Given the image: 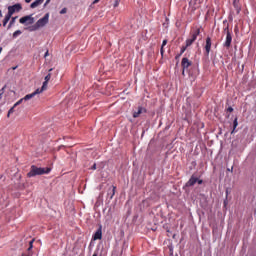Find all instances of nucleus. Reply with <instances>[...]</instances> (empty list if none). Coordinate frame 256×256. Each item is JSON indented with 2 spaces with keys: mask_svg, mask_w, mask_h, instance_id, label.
I'll list each match as a JSON object with an SVG mask.
<instances>
[{
  "mask_svg": "<svg viewBox=\"0 0 256 256\" xmlns=\"http://www.w3.org/2000/svg\"><path fill=\"white\" fill-rule=\"evenodd\" d=\"M22 31L21 30H16L13 34L12 37L13 39H17V37H19V35H22Z\"/></svg>",
  "mask_w": 256,
  "mask_h": 256,
  "instance_id": "bb28decb",
  "label": "nucleus"
},
{
  "mask_svg": "<svg viewBox=\"0 0 256 256\" xmlns=\"http://www.w3.org/2000/svg\"><path fill=\"white\" fill-rule=\"evenodd\" d=\"M99 1H101V0H94V1L92 2V5H97V3H99Z\"/></svg>",
  "mask_w": 256,
  "mask_h": 256,
  "instance_id": "de8ad7c7",
  "label": "nucleus"
},
{
  "mask_svg": "<svg viewBox=\"0 0 256 256\" xmlns=\"http://www.w3.org/2000/svg\"><path fill=\"white\" fill-rule=\"evenodd\" d=\"M43 1L45 0H35L30 4V9H35L36 7H39V5H42Z\"/></svg>",
  "mask_w": 256,
  "mask_h": 256,
  "instance_id": "6ab92c4d",
  "label": "nucleus"
},
{
  "mask_svg": "<svg viewBox=\"0 0 256 256\" xmlns=\"http://www.w3.org/2000/svg\"><path fill=\"white\" fill-rule=\"evenodd\" d=\"M33 243H35V239H32L29 242V247H28L27 251L30 252V253H31V251H33Z\"/></svg>",
  "mask_w": 256,
  "mask_h": 256,
  "instance_id": "c85d7f7f",
  "label": "nucleus"
},
{
  "mask_svg": "<svg viewBox=\"0 0 256 256\" xmlns=\"http://www.w3.org/2000/svg\"><path fill=\"white\" fill-rule=\"evenodd\" d=\"M189 77H192L193 79L197 78L199 75V64L192 65L188 70H186Z\"/></svg>",
  "mask_w": 256,
  "mask_h": 256,
  "instance_id": "6e6552de",
  "label": "nucleus"
},
{
  "mask_svg": "<svg viewBox=\"0 0 256 256\" xmlns=\"http://www.w3.org/2000/svg\"><path fill=\"white\" fill-rule=\"evenodd\" d=\"M49 23V13H46L43 18H40L34 25L28 26L27 31L33 32L45 27Z\"/></svg>",
  "mask_w": 256,
  "mask_h": 256,
  "instance_id": "f03ea898",
  "label": "nucleus"
},
{
  "mask_svg": "<svg viewBox=\"0 0 256 256\" xmlns=\"http://www.w3.org/2000/svg\"><path fill=\"white\" fill-rule=\"evenodd\" d=\"M6 88H7V85H4V86H3V88L1 89V91H2V92H1V93H2V95H3V93H5V89H6Z\"/></svg>",
  "mask_w": 256,
  "mask_h": 256,
  "instance_id": "a18cd8bd",
  "label": "nucleus"
},
{
  "mask_svg": "<svg viewBox=\"0 0 256 256\" xmlns=\"http://www.w3.org/2000/svg\"><path fill=\"white\" fill-rule=\"evenodd\" d=\"M51 71H53V68H50V69L48 70L49 73H51Z\"/></svg>",
  "mask_w": 256,
  "mask_h": 256,
  "instance_id": "e2e57ef3",
  "label": "nucleus"
},
{
  "mask_svg": "<svg viewBox=\"0 0 256 256\" xmlns=\"http://www.w3.org/2000/svg\"><path fill=\"white\" fill-rule=\"evenodd\" d=\"M23 101H25L23 98H21L20 100H18L15 104L14 107H19V105H21V103H23Z\"/></svg>",
  "mask_w": 256,
  "mask_h": 256,
  "instance_id": "f704fd0d",
  "label": "nucleus"
},
{
  "mask_svg": "<svg viewBox=\"0 0 256 256\" xmlns=\"http://www.w3.org/2000/svg\"><path fill=\"white\" fill-rule=\"evenodd\" d=\"M237 127H239V118L237 116H235V118L233 119L232 122V130H231V135H235V133H237V131H239V129H237Z\"/></svg>",
  "mask_w": 256,
  "mask_h": 256,
  "instance_id": "9b49d317",
  "label": "nucleus"
},
{
  "mask_svg": "<svg viewBox=\"0 0 256 256\" xmlns=\"http://www.w3.org/2000/svg\"><path fill=\"white\" fill-rule=\"evenodd\" d=\"M47 57H49V50H47L44 54V59H47Z\"/></svg>",
  "mask_w": 256,
  "mask_h": 256,
  "instance_id": "c03bdc74",
  "label": "nucleus"
},
{
  "mask_svg": "<svg viewBox=\"0 0 256 256\" xmlns=\"http://www.w3.org/2000/svg\"><path fill=\"white\" fill-rule=\"evenodd\" d=\"M47 85H49V82L45 81L42 84L41 88H37L36 91H39V94L43 93V91L47 90Z\"/></svg>",
  "mask_w": 256,
  "mask_h": 256,
  "instance_id": "4be33fe9",
  "label": "nucleus"
},
{
  "mask_svg": "<svg viewBox=\"0 0 256 256\" xmlns=\"http://www.w3.org/2000/svg\"><path fill=\"white\" fill-rule=\"evenodd\" d=\"M191 165H192L193 167H197V162H196V161H192V162H191Z\"/></svg>",
  "mask_w": 256,
  "mask_h": 256,
  "instance_id": "49530a36",
  "label": "nucleus"
},
{
  "mask_svg": "<svg viewBox=\"0 0 256 256\" xmlns=\"http://www.w3.org/2000/svg\"><path fill=\"white\" fill-rule=\"evenodd\" d=\"M131 215V208H129L126 212V216L129 217Z\"/></svg>",
  "mask_w": 256,
  "mask_h": 256,
  "instance_id": "37998d69",
  "label": "nucleus"
},
{
  "mask_svg": "<svg viewBox=\"0 0 256 256\" xmlns=\"http://www.w3.org/2000/svg\"><path fill=\"white\" fill-rule=\"evenodd\" d=\"M60 149H65V146L64 145L59 146L58 151H60Z\"/></svg>",
  "mask_w": 256,
  "mask_h": 256,
  "instance_id": "603ef678",
  "label": "nucleus"
},
{
  "mask_svg": "<svg viewBox=\"0 0 256 256\" xmlns=\"http://www.w3.org/2000/svg\"><path fill=\"white\" fill-rule=\"evenodd\" d=\"M167 43H168L167 39H164L162 41V45H161V48H160V55H161L162 59H163V57L165 55V45H167Z\"/></svg>",
  "mask_w": 256,
  "mask_h": 256,
  "instance_id": "a211bd4d",
  "label": "nucleus"
},
{
  "mask_svg": "<svg viewBox=\"0 0 256 256\" xmlns=\"http://www.w3.org/2000/svg\"><path fill=\"white\" fill-rule=\"evenodd\" d=\"M2 51H3V47H0V54L2 53Z\"/></svg>",
  "mask_w": 256,
  "mask_h": 256,
  "instance_id": "69168bd1",
  "label": "nucleus"
},
{
  "mask_svg": "<svg viewBox=\"0 0 256 256\" xmlns=\"http://www.w3.org/2000/svg\"><path fill=\"white\" fill-rule=\"evenodd\" d=\"M227 171H230V173H233V166L231 168H227Z\"/></svg>",
  "mask_w": 256,
  "mask_h": 256,
  "instance_id": "8fccbe9b",
  "label": "nucleus"
},
{
  "mask_svg": "<svg viewBox=\"0 0 256 256\" xmlns=\"http://www.w3.org/2000/svg\"><path fill=\"white\" fill-rule=\"evenodd\" d=\"M44 79L47 83H49V81H51V72H49Z\"/></svg>",
  "mask_w": 256,
  "mask_h": 256,
  "instance_id": "2f4dec72",
  "label": "nucleus"
},
{
  "mask_svg": "<svg viewBox=\"0 0 256 256\" xmlns=\"http://www.w3.org/2000/svg\"><path fill=\"white\" fill-rule=\"evenodd\" d=\"M23 10V5H21V3H16L14 5L8 6V12L7 14L10 17H13V15H15V13H20V11Z\"/></svg>",
  "mask_w": 256,
  "mask_h": 256,
  "instance_id": "20e7f679",
  "label": "nucleus"
},
{
  "mask_svg": "<svg viewBox=\"0 0 256 256\" xmlns=\"http://www.w3.org/2000/svg\"><path fill=\"white\" fill-rule=\"evenodd\" d=\"M233 7L236 11V14L239 15V13H241V3L240 2H233Z\"/></svg>",
  "mask_w": 256,
  "mask_h": 256,
  "instance_id": "412c9836",
  "label": "nucleus"
},
{
  "mask_svg": "<svg viewBox=\"0 0 256 256\" xmlns=\"http://www.w3.org/2000/svg\"><path fill=\"white\" fill-rule=\"evenodd\" d=\"M0 99H3V93H0Z\"/></svg>",
  "mask_w": 256,
  "mask_h": 256,
  "instance_id": "052dcab7",
  "label": "nucleus"
},
{
  "mask_svg": "<svg viewBox=\"0 0 256 256\" xmlns=\"http://www.w3.org/2000/svg\"><path fill=\"white\" fill-rule=\"evenodd\" d=\"M119 3H121V0L114 1V9H116V7H119Z\"/></svg>",
  "mask_w": 256,
  "mask_h": 256,
  "instance_id": "e433bc0d",
  "label": "nucleus"
},
{
  "mask_svg": "<svg viewBox=\"0 0 256 256\" xmlns=\"http://www.w3.org/2000/svg\"><path fill=\"white\" fill-rule=\"evenodd\" d=\"M213 45V42L211 40V37L210 36H207L206 38V43H205V46H204V55L206 57H209V53H211V47Z\"/></svg>",
  "mask_w": 256,
  "mask_h": 256,
  "instance_id": "1a4fd4ad",
  "label": "nucleus"
},
{
  "mask_svg": "<svg viewBox=\"0 0 256 256\" xmlns=\"http://www.w3.org/2000/svg\"><path fill=\"white\" fill-rule=\"evenodd\" d=\"M49 3H51V0H46V4H49Z\"/></svg>",
  "mask_w": 256,
  "mask_h": 256,
  "instance_id": "bf43d9fd",
  "label": "nucleus"
},
{
  "mask_svg": "<svg viewBox=\"0 0 256 256\" xmlns=\"http://www.w3.org/2000/svg\"><path fill=\"white\" fill-rule=\"evenodd\" d=\"M183 53H185V51H183V47H181L180 53H178V54L175 56V60L177 61V65H179V59H181V55H183Z\"/></svg>",
  "mask_w": 256,
  "mask_h": 256,
  "instance_id": "393cba45",
  "label": "nucleus"
},
{
  "mask_svg": "<svg viewBox=\"0 0 256 256\" xmlns=\"http://www.w3.org/2000/svg\"><path fill=\"white\" fill-rule=\"evenodd\" d=\"M241 0H233V3H240Z\"/></svg>",
  "mask_w": 256,
  "mask_h": 256,
  "instance_id": "5fc2aeb1",
  "label": "nucleus"
},
{
  "mask_svg": "<svg viewBox=\"0 0 256 256\" xmlns=\"http://www.w3.org/2000/svg\"><path fill=\"white\" fill-rule=\"evenodd\" d=\"M193 66V62L187 57H183L181 61L182 75H185V71H188Z\"/></svg>",
  "mask_w": 256,
  "mask_h": 256,
  "instance_id": "39448f33",
  "label": "nucleus"
},
{
  "mask_svg": "<svg viewBox=\"0 0 256 256\" xmlns=\"http://www.w3.org/2000/svg\"><path fill=\"white\" fill-rule=\"evenodd\" d=\"M98 169H103V167H101V166H98Z\"/></svg>",
  "mask_w": 256,
  "mask_h": 256,
  "instance_id": "774afa93",
  "label": "nucleus"
},
{
  "mask_svg": "<svg viewBox=\"0 0 256 256\" xmlns=\"http://www.w3.org/2000/svg\"><path fill=\"white\" fill-rule=\"evenodd\" d=\"M117 192V186L112 185L108 188L107 191V197H109V200L111 201V199H113V197H115V193Z\"/></svg>",
  "mask_w": 256,
  "mask_h": 256,
  "instance_id": "f8f14e48",
  "label": "nucleus"
},
{
  "mask_svg": "<svg viewBox=\"0 0 256 256\" xmlns=\"http://www.w3.org/2000/svg\"><path fill=\"white\" fill-rule=\"evenodd\" d=\"M19 23L21 25H33V23H35V18H33L32 15H26V16H23L19 19Z\"/></svg>",
  "mask_w": 256,
  "mask_h": 256,
  "instance_id": "423d86ee",
  "label": "nucleus"
},
{
  "mask_svg": "<svg viewBox=\"0 0 256 256\" xmlns=\"http://www.w3.org/2000/svg\"><path fill=\"white\" fill-rule=\"evenodd\" d=\"M234 109L231 107V106H228L226 109H225V113H233Z\"/></svg>",
  "mask_w": 256,
  "mask_h": 256,
  "instance_id": "473e14b6",
  "label": "nucleus"
},
{
  "mask_svg": "<svg viewBox=\"0 0 256 256\" xmlns=\"http://www.w3.org/2000/svg\"><path fill=\"white\" fill-rule=\"evenodd\" d=\"M191 40H193L194 42L197 41V37H199L201 35V28H196L195 30H193L191 32Z\"/></svg>",
  "mask_w": 256,
  "mask_h": 256,
  "instance_id": "4468645a",
  "label": "nucleus"
},
{
  "mask_svg": "<svg viewBox=\"0 0 256 256\" xmlns=\"http://www.w3.org/2000/svg\"><path fill=\"white\" fill-rule=\"evenodd\" d=\"M232 41H233V36L231 35V32H228V34H226V40L223 44V47H226V49H229V47H231Z\"/></svg>",
  "mask_w": 256,
  "mask_h": 256,
  "instance_id": "ddd939ff",
  "label": "nucleus"
},
{
  "mask_svg": "<svg viewBox=\"0 0 256 256\" xmlns=\"http://www.w3.org/2000/svg\"><path fill=\"white\" fill-rule=\"evenodd\" d=\"M125 247H127V242L126 241L123 242L122 249H125Z\"/></svg>",
  "mask_w": 256,
  "mask_h": 256,
  "instance_id": "09e8293b",
  "label": "nucleus"
},
{
  "mask_svg": "<svg viewBox=\"0 0 256 256\" xmlns=\"http://www.w3.org/2000/svg\"><path fill=\"white\" fill-rule=\"evenodd\" d=\"M143 113H147V108H145L143 106H138V110L134 111L132 113V117L134 119H137V118L141 117V115H143Z\"/></svg>",
  "mask_w": 256,
  "mask_h": 256,
  "instance_id": "9d476101",
  "label": "nucleus"
},
{
  "mask_svg": "<svg viewBox=\"0 0 256 256\" xmlns=\"http://www.w3.org/2000/svg\"><path fill=\"white\" fill-rule=\"evenodd\" d=\"M194 43L195 42L191 38L186 39V44L182 46V51H187V48L191 47Z\"/></svg>",
  "mask_w": 256,
  "mask_h": 256,
  "instance_id": "f3484780",
  "label": "nucleus"
},
{
  "mask_svg": "<svg viewBox=\"0 0 256 256\" xmlns=\"http://www.w3.org/2000/svg\"><path fill=\"white\" fill-rule=\"evenodd\" d=\"M33 0H25V3H31Z\"/></svg>",
  "mask_w": 256,
  "mask_h": 256,
  "instance_id": "6e6d98bb",
  "label": "nucleus"
},
{
  "mask_svg": "<svg viewBox=\"0 0 256 256\" xmlns=\"http://www.w3.org/2000/svg\"><path fill=\"white\" fill-rule=\"evenodd\" d=\"M35 95H39V90H35L31 94H27L25 97H23V100L24 101H30V99H33V97H35Z\"/></svg>",
  "mask_w": 256,
  "mask_h": 256,
  "instance_id": "dca6fc26",
  "label": "nucleus"
},
{
  "mask_svg": "<svg viewBox=\"0 0 256 256\" xmlns=\"http://www.w3.org/2000/svg\"><path fill=\"white\" fill-rule=\"evenodd\" d=\"M167 248L169 249V255L170 256H179V254H174L173 253V244H169L168 246H167Z\"/></svg>",
  "mask_w": 256,
  "mask_h": 256,
  "instance_id": "a878e982",
  "label": "nucleus"
},
{
  "mask_svg": "<svg viewBox=\"0 0 256 256\" xmlns=\"http://www.w3.org/2000/svg\"><path fill=\"white\" fill-rule=\"evenodd\" d=\"M22 256H33V253L32 252H28L27 254L22 253Z\"/></svg>",
  "mask_w": 256,
  "mask_h": 256,
  "instance_id": "79ce46f5",
  "label": "nucleus"
},
{
  "mask_svg": "<svg viewBox=\"0 0 256 256\" xmlns=\"http://www.w3.org/2000/svg\"><path fill=\"white\" fill-rule=\"evenodd\" d=\"M9 21H11V16L9 14H6L2 21L3 27H7V23H9Z\"/></svg>",
  "mask_w": 256,
  "mask_h": 256,
  "instance_id": "5701e85b",
  "label": "nucleus"
},
{
  "mask_svg": "<svg viewBox=\"0 0 256 256\" xmlns=\"http://www.w3.org/2000/svg\"><path fill=\"white\" fill-rule=\"evenodd\" d=\"M21 189H25V184H22V187H21Z\"/></svg>",
  "mask_w": 256,
  "mask_h": 256,
  "instance_id": "680f3d73",
  "label": "nucleus"
},
{
  "mask_svg": "<svg viewBox=\"0 0 256 256\" xmlns=\"http://www.w3.org/2000/svg\"><path fill=\"white\" fill-rule=\"evenodd\" d=\"M0 17H3V11L0 10Z\"/></svg>",
  "mask_w": 256,
  "mask_h": 256,
  "instance_id": "4d7b16f0",
  "label": "nucleus"
},
{
  "mask_svg": "<svg viewBox=\"0 0 256 256\" xmlns=\"http://www.w3.org/2000/svg\"><path fill=\"white\" fill-rule=\"evenodd\" d=\"M65 13H67V8H63V9L60 11V15H65Z\"/></svg>",
  "mask_w": 256,
  "mask_h": 256,
  "instance_id": "a19ab883",
  "label": "nucleus"
},
{
  "mask_svg": "<svg viewBox=\"0 0 256 256\" xmlns=\"http://www.w3.org/2000/svg\"><path fill=\"white\" fill-rule=\"evenodd\" d=\"M91 171H95L97 170V163H94L91 167H90Z\"/></svg>",
  "mask_w": 256,
  "mask_h": 256,
  "instance_id": "4c0bfd02",
  "label": "nucleus"
},
{
  "mask_svg": "<svg viewBox=\"0 0 256 256\" xmlns=\"http://www.w3.org/2000/svg\"><path fill=\"white\" fill-rule=\"evenodd\" d=\"M49 173H51V168L49 167L42 168V167H37L35 165H32L30 167V171L27 173V177L31 178V177H37V175H49Z\"/></svg>",
  "mask_w": 256,
  "mask_h": 256,
  "instance_id": "f257e3e1",
  "label": "nucleus"
},
{
  "mask_svg": "<svg viewBox=\"0 0 256 256\" xmlns=\"http://www.w3.org/2000/svg\"><path fill=\"white\" fill-rule=\"evenodd\" d=\"M234 31L237 33V31H239V27L235 26Z\"/></svg>",
  "mask_w": 256,
  "mask_h": 256,
  "instance_id": "864d4df0",
  "label": "nucleus"
},
{
  "mask_svg": "<svg viewBox=\"0 0 256 256\" xmlns=\"http://www.w3.org/2000/svg\"><path fill=\"white\" fill-rule=\"evenodd\" d=\"M196 183L198 185H203V183H205V181L203 179H200L197 175H196Z\"/></svg>",
  "mask_w": 256,
  "mask_h": 256,
  "instance_id": "c756f323",
  "label": "nucleus"
},
{
  "mask_svg": "<svg viewBox=\"0 0 256 256\" xmlns=\"http://www.w3.org/2000/svg\"><path fill=\"white\" fill-rule=\"evenodd\" d=\"M17 19H18V16H15V17L11 16L10 22L7 26L8 30L11 29L15 25V21H17Z\"/></svg>",
  "mask_w": 256,
  "mask_h": 256,
  "instance_id": "aec40b11",
  "label": "nucleus"
},
{
  "mask_svg": "<svg viewBox=\"0 0 256 256\" xmlns=\"http://www.w3.org/2000/svg\"><path fill=\"white\" fill-rule=\"evenodd\" d=\"M223 25H226V27L223 29V32L226 33V35H228V33H231V31H229V23H227V20L223 21Z\"/></svg>",
  "mask_w": 256,
  "mask_h": 256,
  "instance_id": "b1692460",
  "label": "nucleus"
},
{
  "mask_svg": "<svg viewBox=\"0 0 256 256\" xmlns=\"http://www.w3.org/2000/svg\"><path fill=\"white\" fill-rule=\"evenodd\" d=\"M225 193L226 197L223 201V209H227V205H229V188H226Z\"/></svg>",
  "mask_w": 256,
  "mask_h": 256,
  "instance_id": "2eb2a0df",
  "label": "nucleus"
},
{
  "mask_svg": "<svg viewBox=\"0 0 256 256\" xmlns=\"http://www.w3.org/2000/svg\"><path fill=\"white\" fill-rule=\"evenodd\" d=\"M13 113H15V105H13L9 111H8V114H7V117L9 119V117H11V115H13Z\"/></svg>",
  "mask_w": 256,
  "mask_h": 256,
  "instance_id": "cd10ccee",
  "label": "nucleus"
},
{
  "mask_svg": "<svg viewBox=\"0 0 256 256\" xmlns=\"http://www.w3.org/2000/svg\"><path fill=\"white\" fill-rule=\"evenodd\" d=\"M92 256H99V246L97 249L94 251V254Z\"/></svg>",
  "mask_w": 256,
  "mask_h": 256,
  "instance_id": "ea45409f",
  "label": "nucleus"
},
{
  "mask_svg": "<svg viewBox=\"0 0 256 256\" xmlns=\"http://www.w3.org/2000/svg\"><path fill=\"white\" fill-rule=\"evenodd\" d=\"M94 246H95V244L93 243V238H91V242L88 246L89 251H91V249H93Z\"/></svg>",
  "mask_w": 256,
  "mask_h": 256,
  "instance_id": "c9c22d12",
  "label": "nucleus"
},
{
  "mask_svg": "<svg viewBox=\"0 0 256 256\" xmlns=\"http://www.w3.org/2000/svg\"><path fill=\"white\" fill-rule=\"evenodd\" d=\"M163 27H168L169 26V18L168 17H165V22L162 24Z\"/></svg>",
  "mask_w": 256,
  "mask_h": 256,
  "instance_id": "72a5a7b5",
  "label": "nucleus"
},
{
  "mask_svg": "<svg viewBox=\"0 0 256 256\" xmlns=\"http://www.w3.org/2000/svg\"><path fill=\"white\" fill-rule=\"evenodd\" d=\"M49 4H47V2L44 3V7H47Z\"/></svg>",
  "mask_w": 256,
  "mask_h": 256,
  "instance_id": "0e129e2a",
  "label": "nucleus"
},
{
  "mask_svg": "<svg viewBox=\"0 0 256 256\" xmlns=\"http://www.w3.org/2000/svg\"><path fill=\"white\" fill-rule=\"evenodd\" d=\"M163 229H165L166 233H171V229L169 228L168 224H164Z\"/></svg>",
  "mask_w": 256,
  "mask_h": 256,
  "instance_id": "7c9ffc66",
  "label": "nucleus"
},
{
  "mask_svg": "<svg viewBox=\"0 0 256 256\" xmlns=\"http://www.w3.org/2000/svg\"><path fill=\"white\" fill-rule=\"evenodd\" d=\"M245 69V64L242 65V72L244 71Z\"/></svg>",
  "mask_w": 256,
  "mask_h": 256,
  "instance_id": "13d9d810",
  "label": "nucleus"
},
{
  "mask_svg": "<svg viewBox=\"0 0 256 256\" xmlns=\"http://www.w3.org/2000/svg\"><path fill=\"white\" fill-rule=\"evenodd\" d=\"M195 185H197V174H192L182 189L185 191V193H189V188L195 187Z\"/></svg>",
  "mask_w": 256,
  "mask_h": 256,
  "instance_id": "7ed1b4c3",
  "label": "nucleus"
},
{
  "mask_svg": "<svg viewBox=\"0 0 256 256\" xmlns=\"http://www.w3.org/2000/svg\"><path fill=\"white\" fill-rule=\"evenodd\" d=\"M231 117V113H226V119H229Z\"/></svg>",
  "mask_w": 256,
  "mask_h": 256,
  "instance_id": "3c124183",
  "label": "nucleus"
},
{
  "mask_svg": "<svg viewBox=\"0 0 256 256\" xmlns=\"http://www.w3.org/2000/svg\"><path fill=\"white\" fill-rule=\"evenodd\" d=\"M137 219H139V214H135L133 216V219H132L133 223H135V221H137Z\"/></svg>",
  "mask_w": 256,
  "mask_h": 256,
  "instance_id": "58836bf2",
  "label": "nucleus"
},
{
  "mask_svg": "<svg viewBox=\"0 0 256 256\" xmlns=\"http://www.w3.org/2000/svg\"><path fill=\"white\" fill-rule=\"evenodd\" d=\"M172 237H173V239H175V237H176V234H173V235H172Z\"/></svg>",
  "mask_w": 256,
  "mask_h": 256,
  "instance_id": "338daca9",
  "label": "nucleus"
},
{
  "mask_svg": "<svg viewBox=\"0 0 256 256\" xmlns=\"http://www.w3.org/2000/svg\"><path fill=\"white\" fill-rule=\"evenodd\" d=\"M103 239V225L98 224V229L92 235V241H101Z\"/></svg>",
  "mask_w": 256,
  "mask_h": 256,
  "instance_id": "0eeeda50",
  "label": "nucleus"
}]
</instances>
